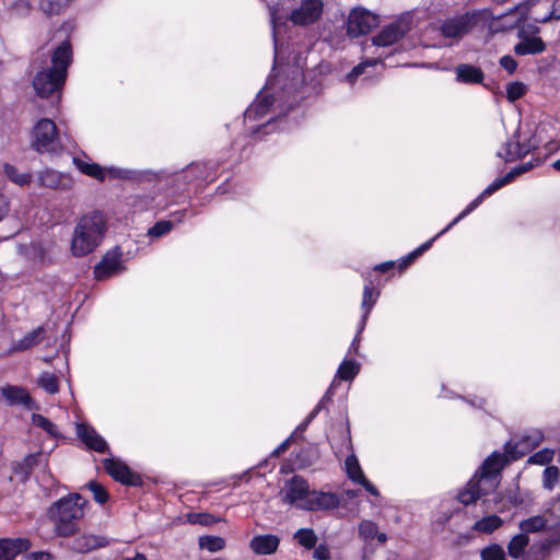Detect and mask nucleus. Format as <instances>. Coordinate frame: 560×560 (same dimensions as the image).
I'll use <instances>...</instances> for the list:
<instances>
[{"instance_id":"20e7f679","label":"nucleus","mask_w":560,"mask_h":560,"mask_svg":"<svg viewBox=\"0 0 560 560\" xmlns=\"http://www.w3.org/2000/svg\"><path fill=\"white\" fill-rule=\"evenodd\" d=\"M86 503L88 501L81 494L74 492L51 504L47 516L54 525L56 536L70 537L79 532Z\"/></svg>"},{"instance_id":"6e6d98bb","label":"nucleus","mask_w":560,"mask_h":560,"mask_svg":"<svg viewBox=\"0 0 560 560\" xmlns=\"http://www.w3.org/2000/svg\"><path fill=\"white\" fill-rule=\"evenodd\" d=\"M377 525L372 521H363L359 525V534L364 539H373L377 534Z\"/></svg>"},{"instance_id":"a878e982","label":"nucleus","mask_w":560,"mask_h":560,"mask_svg":"<svg viewBox=\"0 0 560 560\" xmlns=\"http://www.w3.org/2000/svg\"><path fill=\"white\" fill-rule=\"evenodd\" d=\"M503 525V520L495 515L490 514L476 521L471 526V530L479 534H492Z\"/></svg>"},{"instance_id":"412c9836","label":"nucleus","mask_w":560,"mask_h":560,"mask_svg":"<svg viewBox=\"0 0 560 560\" xmlns=\"http://www.w3.org/2000/svg\"><path fill=\"white\" fill-rule=\"evenodd\" d=\"M455 81L462 84H483V71L470 63H459L455 67Z\"/></svg>"},{"instance_id":"9b49d317","label":"nucleus","mask_w":560,"mask_h":560,"mask_svg":"<svg viewBox=\"0 0 560 560\" xmlns=\"http://www.w3.org/2000/svg\"><path fill=\"white\" fill-rule=\"evenodd\" d=\"M311 492L307 480L295 475L285 482L281 492L282 501L299 508L301 503L310 498Z\"/></svg>"},{"instance_id":"8fccbe9b","label":"nucleus","mask_w":560,"mask_h":560,"mask_svg":"<svg viewBox=\"0 0 560 560\" xmlns=\"http://www.w3.org/2000/svg\"><path fill=\"white\" fill-rule=\"evenodd\" d=\"M481 560H506L503 548L498 544H491L480 552Z\"/></svg>"},{"instance_id":"393cba45","label":"nucleus","mask_w":560,"mask_h":560,"mask_svg":"<svg viewBox=\"0 0 560 560\" xmlns=\"http://www.w3.org/2000/svg\"><path fill=\"white\" fill-rule=\"evenodd\" d=\"M557 526L556 524H551L550 521L541 515H535L523 520L520 522V529L522 533H525L526 536L528 534L539 533L545 529H552Z\"/></svg>"},{"instance_id":"5701e85b","label":"nucleus","mask_w":560,"mask_h":560,"mask_svg":"<svg viewBox=\"0 0 560 560\" xmlns=\"http://www.w3.org/2000/svg\"><path fill=\"white\" fill-rule=\"evenodd\" d=\"M0 393L10 406L22 405L27 409L32 408V397L23 387L7 385L0 388Z\"/></svg>"},{"instance_id":"49530a36","label":"nucleus","mask_w":560,"mask_h":560,"mask_svg":"<svg viewBox=\"0 0 560 560\" xmlns=\"http://www.w3.org/2000/svg\"><path fill=\"white\" fill-rule=\"evenodd\" d=\"M334 383L330 385V387L327 389V392L324 394V396L320 398V400L317 402V405L314 407V409L307 415L305 418V424H310L314 418L326 408L327 402L331 400V397L334 395Z\"/></svg>"},{"instance_id":"473e14b6","label":"nucleus","mask_w":560,"mask_h":560,"mask_svg":"<svg viewBox=\"0 0 560 560\" xmlns=\"http://www.w3.org/2000/svg\"><path fill=\"white\" fill-rule=\"evenodd\" d=\"M73 0H40V10L46 15L60 14Z\"/></svg>"},{"instance_id":"f03ea898","label":"nucleus","mask_w":560,"mask_h":560,"mask_svg":"<svg viewBox=\"0 0 560 560\" xmlns=\"http://www.w3.org/2000/svg\"><path fill=\"white\" fill-rule=\"evenodd\" d=\"M266 88L275 91L273 95L260 91L256 100L244 113L245 121L265 119L275 103H278L280 112H289L304 98L303 79L299 69L293 71L292 78L277 79V84L268 81Z\"/></svg>"},{"instance_id":"6e6552de","label":"nucleus","mask_w":560,"mask_h":560,"mask_svg":"<svg viewBox=\"0 0 560 560\" xmlns=\"http://www.w3.org/2000/svg\"><path fill=\"white\" fill-rule=\"evenodd\" d=\"M378 16L364 8L353 9L348 18L347 33L351 37H359L370 33L378 25Z\"/></svg>"},{"instance_id":"c03bdc74","label":"nucleus","mask_w":560,"mask_h":560,"mask_svg":"<svg viewBox=\"0 0 560 560\" xmlns=\"http://www.w3.org/2000/svg\"><path fill=\"white\" fill-rule=\"evenodd\" d=\"M527 92V86L520 81L510 82L506 85V98L509 102L514 103L523 97Z\"/></svg>"},{"instance_id":"ddd939ff","label":"nucleus","mask_w":560,"mask_h":560,"mask_svg":"<svg viewBox=\"0 0 560 560\" xmlns=\"http://www.w3.org/2000/svg\"><path fill=\"white\" fill-rule=\"evenodd\" d=\"M341 498L335 492L313 490L310 498L299 505L305 511H329L340 505Z\"/></svg>"},{"instance_id":"774afa93","label":"nucleus","mask_w":560,"mask_h":560,"mask_svg":"<svg viewBox=\"0 0 560 560\" xmlns=\"http://www.w3.org/2000/svg\"><path fill=\"white\" fill-rule=\"evenodd\" d=\"M524 168L522 167V165H517L515 167H513L510 172H508L504 177L505 179L508 180V183H512L517 176L524 174Z\"/></svg>"},{"instance_id":"f704fd0d","label":"nucleus","mask_w":560,"mask_h":560,"mask_svg":"<svg viewBox=\"0 0 560 560\" xmlns=\"http://www.w3.org/2000/svg\"><path fill=\"white\" fill-rule=\"evenodd\" d=\"M294 539L306 549H313L317 544V536L312 528H300L294 534Z\"/></svg>"},{"instance_id":"39448f33","label":"nucleus","mask_w":560,"mask_h":560,"mask_svg":"<svg viewBox=\"0 0 560 560\" xmlns=\"http://www.w3.org/2000/svg\"><path fill=\"white\" fill-rule=\"evenodd\" d=\"M106 231V220L101 211L82 215L77 223L71 241V252L83 257L94 252L102 243Z\"/></svg>"},{"instance_id":"c85d7f7f","label":"nucleus","mask_w":560,"mask_h":560,"mask_svg":"<svg viewBox=\"0 0 560 560\" xmlns=\"http://www.w3.org/2000/svg\"><path fill=\"white\" fill-rule=\"evenodd\" d=\"M73 162L81 173L90 177H93L100 182H103L105 179L106 171L97 163H89L77 158L73 159Z\"/></svg>"},{"instance_id":"2f4dec72","label":"nucleus","mask_w":560,"mask_h":560,"mask_svg":"<svg viewBox=\"0 0 560 560\" xmlns=\"http://www.w3.org/2000/svg\"><path fill=\"white\" fill-rule=\"evenodd\" d=\"M447 231H444V229L438 233L435 236L430 238L429 241L421 244L419 247H417L415 250L409 253L406 257H404L399 264V269H404L408 267L417 257L421 256L423 253H425L428 249L431 248L433 242L440 237L442 234L446 233Z\"/></svg>"},{"instance_id":"a19ab883","label":"nucleus","mask_w":560,"mask_h":560,"mask_svg":"<svg viewBox=\"0 0 560 560\" xmlns=\"http://www.w3.org/2000/svg\"><path fill=\"white\" fill-rule=\"evenodd\" d=\"M381 62V58L366 59L365 61L355 66L347 75L346 81L349 84H354L359 77L364 73L366 67H372Z\"/></svg>"},{"instance_id":"de8ad7c7","label":"nucleus","mask_w":560,"mask_h":560,"mask_svg":"<svg viewBox=\"0 0 560 560\" xmlns=\"http://www.w3.org/2000/svg\"><path fill=\"white\" fill-rule=\"evenodd\" d=\"M334 383L330 385V387L327 389V392L324 394V396L320 398V400L317 402V405L314 407V409L307 415L305 418V424H310L314 418L326 408L327 402L331 400V397L334 395Z\"/></svg>"},{"instance_id":"cd10ccee","label":"nucleus","mask_w":560,"mask_h":560,"mask_svg":"<svg viewBox=\"0 0 560 560\" xmlns=\"http://www.w3.org/2000/svg\"><path fill=\"white\" fill-rule=\"evenodd\" d=\"M267 3L269 9L270 22L272 26V38H273V47H275V61L278 56V38L277 34L279 32V27L282 24V18L278 15V11L280 9V3L278 1H269L264 0Z\"/></svg>"},{"instance_id":"4c0bfd02","label":"nucleus","mask_w":560,"mask_h":560,"mask_svg":"<svg viewBox=\"0 0 560 560\" xmlns=\"http://www.w3.org/2000/svg\"><path fill=\"white\" fill-rule=\"evenodd\" d=\"M560 480V469L555 465L547 466L542 471V487L551 491Z\"/></svg>"},{"instance_id":"e2e57ef3","label":"nucleus","mask_w":560,"mask_h":560,"mask_svg":"<svg viewBox=\"0 0 560 560\" xmlns=\"http://www.w3.org/2000/svg\"><path fill=\"white\" fill-rule=\"evenodd\" d=\"M52 556L47 551L31 552L23 560H51Z\"/></svg>"},{"instance_id":"ea45409f","label":"nucleus","mask_w":560,"mask_h":560,"mask_svg":"<svg viewBox=\"0 0 560 560\" xmlns=\"http://www.w3.org/2000/svg\"><path fill=\"white\" fill-rule=\"evenodd\" d=\"M381 62V58L366 59L365 61L355 66L347 75L346 81L349 84H354L359 77L364 73L366 67H372Z\"/></svg>"},{"instance_id":"5fc2aeb1","label":"nucleus","mask_w":560,"mask_h":560,"mask_svg":"<svg viewBox=\"0 0 560 560\" xmlns=\"http://www.w3.org/2000/svg\"><path fill=\"white\" fill-rule=\"evenodd\" d=\"M553 459V451L549 448H542L527 459L528 464H535V465H547Z\"/></svg>"},{"instance_id":"4d7b16f0","label":"nucleus","mask_w":560,"mask_h":560,"mask_svg":"<svg viewBox=\"0 0 560 560\" xmlns=\"http://www.w3.org/2000/svg\"><path fill=\"white\" fill-rule=\"evenodd\" d=\"M105 171L113 178H122V179H131V178H133V171H130V170H124V168H118V167H109V168H107Z\"/></svg>"},{"instance_id":"f257e3e1","label":"nucleus","mask_w":560,"mask_h":560,"mask_svg":"<svg viewBox=\"0 0 560 560\" xmlns=\"http://www.w3.org/2000/svg\"><path fill=\"white\" fill-rule=\"evenodd\" d=\"M542 440L539 432L523 435L517 442L509 441L504 445V454L493 452L480 468L458 490L456 499L464 505H470L495 491L500 483L501 470L506 464L516 460L537 447Z\"/></svg>"},{"instance_id":"b1692460","label":"nucleus","mask_w":560,"mask_h":560,"mask_svg":"<svg viewBox=\"0 0 560 560\" xmlns=\"http://www.w3.org/2000/svg\"><path fill=\"white\" fill-rule=\"evenodd\" d=\"M546 45L540 37H528L525 36L523 39L514 46V52L517 56L537 55L545 51Z\"/></svg>"},{"instance_id":"4468645a","label":"nucleus","mask_w":560,"mask_h":560,"mask_svg":"<svg viewBox=\"0 0 560 560\" xmlns=\"http://www.w3.org/2000/svg\"><path fill=\"white\" fill-rule=\"evenodd\" d=\"M218 165L213 162L191 163L186 170L177 174L178 179L185 182L202 180L212 183L217 178Z\"/></svg>"},{"instance_id":"423d86ee","label":"nucleus","mask_w":560,"mask_h":560,"mask_svg":"<svg viewBox=\"0 0 560 560\" xmlns=\"http://www.w3.org/2000/svg\"><path fill=\"white\" fill-rule=\"evenodd\" d=\"M487 19L486 10H469L445 19L440 33L445 38L462 39Z\"/></svg>"},{"instance_id":"7ed1b4c3","label":"nucleus","mask_w":560,"mask_h":560,"mask_svg":"<svg viewBox=\"0 0 560 560\" xmlns=\"http://www.w3.org/2000/svg\"><path fill=\"white\" fill-rule=\"evenodd\" d=\"M50 61L51 67L37 72L33 79L34 90L40 97L59 93L65 84L68 68L72 62V47L68 39L52 50Z\"/></svg>"},{"instance_id":"f8f14e48","label":"nucleus","mask_w":560,"mask_h":560,"mask_svg":"<svg viewBox=\"0 0 560 560\" xmlns=\"http://www.w3.org/2000/svg\"><path fill=\"white\" fill-rule=\"evenodd\" d=\"M322 13V0H304L299 8L291 12L290 20L295 25L306 26L315 23Z\"/></svg>"},{"instance_id":"37998d69","label":"nucleus","mask_w":560,"mask_h":560,"mask_svg":"<svg viewBox=\"0 0 560 560\" xmlns=\"http://www.w3.org/2000/svg\"><path fill=\"white\" fill-rule=\"evenodd\" d=\"M32 423L33 425L43 429L50 436H57L58 430L55 423H52L48 418L44 417L39 413L32 415Z\"/></svg>"},{"instance_id":"603ef678","label":"nucleus","mask_w":560,"mask_h":560,"mask_svg":"<svg viewBox=\"0 0 560 560\" xmlns=\"http://www.w3.org/2000/svg\"><path fill=\"white\" fill-rule=\"evenodd\" d=\"M86 487L93 493V498L97 503L104 504L108 501L109 495L107 490L95 480H91Z\"/></svg>"},{"instance_id":"e433bc0d","label":"nucleus","mask_w":560,"mask_h":560,"mask_svg":"<svg viewBox=\"0 0 560 560\" xmlns=\"http://www.w3.org/2000/svg\"><path fill=\"white\" fill-rule=\"evenodd\" d=\"M38 386L48 394H56L59 390L58 377L50 372H43L38 377Z\"/></svg>"},{"instance_id":"dca6fc26","label":"nucleus","mask_w":560,"mask_h":560,"mask_svg":"<svg viewBox=\"0 0 560 560\" xmlns=\"http://www.w3.org/2000/svg\"><path fill=\"white\" fill-rule=\"evenodd\" d=\"M520 132L515 131L511 139L504 144V153L499 151L497 156L503 159L505 162H513L521 160L534 150V145L530 141L521 142Z\"/></svg>"},{"instance_id":"a211bd4d","label":"nucleus","mask_w":560,"mask_h":560,"mask_svg":"<svg viewBox=\"0 0 560 560\" xmlns=\"http://www.w3.org/2000/svg\"><path fill=\"white\" fill-rule=\"evenodd\" d=\"M27 538H0V560H14L20 553L31 548Z\"/></svg>"},{"instance_id":"aec40b11","label":"nucleus","mask_w":560,"mask_h":560,"mask_svg":"<svg viewBox=\"0 0 560 560\" xmlns=\"http://www.w3.org/2000/svg\"><path fill=\"white\" fill-rule=\"evenodd\" d=\"M280 538L277 535H255L249 541V548L256 555L267 556L277 551Z\"/></svg>"},{"instance_id":"58836bf2","label":"nucleus","mask_w":560,"mask_h":560,"mask_svg":"<svg viewBox=\"0 0 560 560\" xmlns=\"http://www.w3.org/2000/svg\"><path fill=\"white\" fill-rule=\"evenodd\" d=\"M225 546V541L222 537L219 536H201L199 538V547L201 549L209 550L211 552L219 551L223 549Z\"/></svg>"},{"instance_id":"09e8293b","label":"nucleus","mask_w":560,"mask_h":560,"mask_svg":"<svg viewBox=\"0 0 560 560\" xmlns=\"http://www.w3.org/2000/svg\"><path fill=\"white\" fill-rule=\"evenodd\" d=\"M334 383L330 385V387L327 389V392L324 394V396L320 398V400L317 402V405L314 407V409L307 415L305 418V424H310L314 418L326 408L327 402L331 400V397L334 395Z\"/></svg>"},{"instance_id":"69168bd1","label":"nucleus","mask_w":560,"mask_h":560,"mask_svg":"<svg viewBox=\"0 0 560 560\" xmlns=\"http://www.w3.org/2000/svg\"><path fill=\"white\" fill-rule=\"evenodd\" d=\"M524 168L522 167V165H517L515 167H513L510 172H508L504 177L505 179L508 180V183H512L517 176L524 174Z\"/></svg>"},{"instance_id":"4be33fe9","label":"nucleus","mask_w":560,"mask_h":560,"mask_svg":"<svg viewBox=\"0 0 560 560\" xmlns=\"http://www.w3.org/2000/svg\"><path fill=\"white\" fill-rule=\"evenodd\" d=\"M407 30L399 23H393L385 26L376 36L372 38V43L378 47H386L397 43Z\"/></svg>"},{"instance_id":"bf43d9fd","label":"nucleus","mask_w":560,"mask_h":560,"mask_svg":"<svg viewBox=\"0 0 560 560\" xmlns=\"http://www.w3.org/2000/svg\"><path fill=\"white\" fill-rule=\"evenodd\" d=\"M500 65L502 68H504L510 74L514 73L517 68L516 60L510 56L505 55L500 58Z\"/></svg>"},{"instance_id":"9d476101","label":"nucleus","mask_w":560,"mask_h":560,"mask_svg":"<svg viewBox=\"0 0 560 560\" xmlns=\"http://www.w3.org/2000/svg\"><path fill=\"white\" fill-rule=\"evenodd\" d=\"M125 269L122 265V250L119 246L108 250L94 267V277L97 280L110 278Z\"/></svg>"},{"instance_id":"72a5a7b5","label":"nucleus","mask_w":560,"mask_h":560,"mask_svg":"<svg viewBox=\"0 0 560 560\" xmlns=\"http://www.w3.org/2000/svg\"><path fill=\"white\" fill-rule=\"evenodd\" d=\"M345 466L348 478L353 482L357 483L365 477L355 455H349L345 460Z\"/></svg>"},{"instance_id":"338daca9","label":"nucleus","mask_w":560,"mask_h":560,"mask_svg":"<svg viewBox=\"0 0 560 560\" xmlns=\"http://www.w3.org/2000/svg\"><path fill=\"white\" fill-rule=\"evenodd\" d=\"M524 168L522 167V165H517L515 167H513L510 172H508L504 177L505 179L508 180V183H512L517 176L524 174Z\"/></svg>"},{"instance_id":"c756f323","label":"nucleus","mask_w":560,"mask_h":560,"mask_svg":"<svg viewBox=\"0 0 560 560\" xmlns=\"http://www.w3.org/2000/svg\"><path fill=\"white\" fill-rule=\"evenodd\" d=\"M528 544L529 538L525 535V533L521 532L520 534L515 535L508 544L509 556L514 559H518L523 555Z\"/></svg>"},{"instance_id":"0eeeda50","label":"nucleus","mask_w":560,"mask_h":560,"mask_svg":"<svg viewBox=\"0 0 560 560\" xmlns=\"http://www.w3.org/2000/svg\"><path fill=\"white\" fill-rule=\"evenodd\" d=\"M31 148L38 153H52L61 148L58 128L51 119L42 118L34 125Z\"/></svg>"},{"instance_id":"79ce46f5","label":"nucleus","mask_w":560,"mask_h":560,"mask_svg":"<svg viewBox=\"0 0 560 560\" xmlns=\"http://www.w3.org/2000/svg\"><path fill=\"white\" fill-rule=\"evenodd\" d=\"M37 182L39 186L56 188L60 184V176L54 170H46L38 174Z\"/></svg>"},{"instance_id":"a18cd8bd","label":"nucleus","mask_w":560,"mask_h":560,"mask_svg":"<svg viewBox=\"0 0 560 560\" xmlns=\"http://www.w3.org/2000/svg\"><path fill=\"white\" fill-rule=\"evenodd\" d=\"M334 383L330 385V387L327 389V392L324 394V396L320 398V400L317 402V405L314 407V409L307 415L305 418V424H310L314 418L326 408L327 402L331 400V397L334 395Z\"/></svg>"},{"instance_id":"1a4fd4ad","label":"nucleus","mask_w":560,"mask_h":560,"mask_svg":"<svg viewBox=\"0 0 560 560\" xmlns=\"http://www.w3.org/2000/svg\"><path fill=\"white\" fill-rule=\"evenodd\" d=\"M105 471L115 480L125 486L141 487L143 485L142 477L132 471L128 465L117 458L103 459Z\"/></svg>"},{"instance_id":"864d4df0","label":"nucleus","mask_w":560,"mask_h":560,"mask_svg":"<svg viewBox=\"0 0 560 560\" xmlns=\"http://www.w3.org/2000/svg\"><path fill=\"white\" fill-rule=\"evenodd\" d=\"M173 229V222L172 221H159L156 222L152 228L148 230V235L152 238H158L161 236L166 235L170 233Z\"/></svg>"},{"instance_id":"13d9d810","label":"nucleus","mask_w":560,"mask_h":560,"mask_svg":"<svg viewBox=\"0 0 560 560\" xmlns=\"http://www.w3.org/2000/svg\"><path fill=\"white\" fill-rule=\"evenodd\" d=\"M313 558L316 560H330L331 556L329 548L324 544L315 546L313 551Z\"/></svg>"},{"instance_id":"0e129e2a","label":"nucleus","mask_w":560,"mask_h":560,"mask_svg":"<svg viewBox=\"0 0 560 560\" xmlns=\"http://www.w3.org/2000/svg\"><path fill=\"white\" fill-rule=\"evenodd\" d=\"M358 483L361 485L371 495H380L377 488L369 479H366V477L361 479Z\"/></svg>"},{"instance_id":"2eb2a0df","label":"nucleus","mask_w":560,"mask_h":560,"mask_svg":"<svg viewBox=\"0 0 560 560\" xmlns=\"http://www.w3.org/2000/svg\"><path fill=\"white\" fill-rule=\"evenodd\" d=\"M508 180L504 176L495 178L489 186H487L472 201H470L467 207L445 228L444 231L451 230L455 224H457L460 220L467 217L470 212L477 209L481 202L494 194L500 188L508 185Z\"/></svg>"},{"instance_id":"c9c22d12","label":"nucleus","mask_w":560,"mask_h":560,"mask_svg":"<svg viewBox=\"0 0 560 560\" xmlns=\"http://www.w3.org/2000/svg\"><path fill=\"white\" fill-rule=\"evenodd\" d=\"M4 173L11 182L18 184L19 186H25L32 182L31 173H20L15 166L10 164L4 165Z\"/></svg>"},{"instance_id":"680f3d73","label":"nucleus","mask_w":560,"mask_h":560,"mask_svg":"<svg viewBox=\"0 0 560 560\" xmlns=\"http://www.w3.org/2000/svg\"><path fill=\"white\" fill-rule=\"evenodd\" d=\"M551 19L560 20V0H555L552 3V10L548 15L541 19V22H547Z\"/></svg>"},{"instance_id":"7c9ffc66","label":"nucleus","mask_w":560,"mask_h":560,"mask_svg":"<svg viewBox=\"0 0 560 560\" xmlns=\"http://www.w3.org/2000/svg\"><path fill=\"white\" fill-rule=\"evenodd\" d=\"M360 372V364L355 360H343L336 373V377L342 381H352Z\"/></svg>"},{"instance_id":"f3484780","label":"nucleus","mask_w":560,"mask_h":560,"mask_svg":"<svg viewBox=\"0 0 560 560\" xmlns=\"http://www.w3.org/2000/svg\"><path fill=\"white\" fill-rule=\"evenodd\" d=\"M77 435L85 444V446L97 453H108V444L93 427L84 423L77 424Z\"/></svg>"},{"instance_id":"052dcab7","label":"nucleus","mask_w":560,"mask_h":560,"mask_svg":"<svg viewBox=\"0 0 560 560\" xmlns=\"http://www.w3.org/2000/svg\"><path fill=\"white\" fill-rule=\"evenodd\" d=\"M39 456H40L39 453H37V454H28L27 456L24 457L23 463H22L21 466L23 468H25L26 471L32 470L37 465Z\"/></svg>"},{"instance_id":"3c124183","label":"nucleus","mask_w":560,"mask_h":560,"mask_svg":"<svg viewBox=\"0 0 560 560\" xmlns=\"http://www.w3.org/2000/svg\"><path fill=\"white\" fill-rule=\"evenodd\" d=\"M378 293H374L373 288L371 284H365L363 289V296H362V303L361 307L364 313H371L373 306L376 303Z\"/></svg>"},{"instance_id":"6ab92c4d","label":"nucleus","mask_w":560,"mask_h":560,"mask_svg":"<svg viewBox=\"0 0 560 560\" xmlns=\"http://www.w3.org/2000/svg\"><path fill=\"white\" fill-rule=\"evenodd\" d=\"M109 545V541L104 536L96 535H81L71 541L70 549L77 553H86L97 548H103Z\"/></svg>"},{"instance_id":"bb28decb","label":"nucleus","mask_w":560,"mask_h":560,"mask_svg":"<svg viewBox=\"0 0 560 560\" xmlns=\"http://www.w3.org/2000/svg\"><path fill=\"white\" fill-rule=\"evenodd\" d=\"M45 328L43 326L27 332L24 337L14 342L13 349L16 351H24L38 345L45 337Z\"/></svg>"}]
</instances>
